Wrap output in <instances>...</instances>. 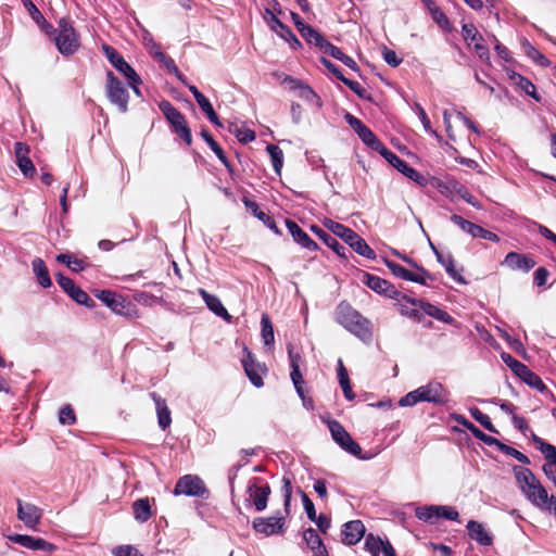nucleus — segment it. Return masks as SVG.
Returning a JSON list of instances; mask_svg holds the SVG:
<instances>
[{
  "instance_id": "17",
  "label": "nucleus",
  "mask_w": 556,
  "mask_h": 556,
  "mask_svg": "<svg viewBox=\"0 0 556 556\" xmlns=\"http://www.w3.org/2000/svg\"><path fill=\"white\" fill-rule=\"evenodd\" d=\"M42 516V510L31 503L17 500V518L28 528L35 529Z\"/></svg>"
},
{
  "instance_id": "62",
  "label": "nucleus",
  "mask_w": 556,
  "mask_h": 556,
  "mask_svg": "<svg viewBox=\"0 0 556 556\" xmlns=\"http://www.w3.org/2000/svg\"><path fill=\"white\" fill-rule=\"evenodd\" d=\"M16 164L24 176L33 177L35 175L36 168L28 156L26 159L17 161Z\"/></svg>"
},
{
  "instance_id": "44",
  "label": "nucleus",
  "mask_w": 556,
  "mask_h": 556,
  "mask_svg": "<svg viewBox=\"0 0 556 556\" xmlns=\"http://www.w3.org/2000/svg\"><path fill=\"white\" fill-rule=\"evenodd\" d=\"M266 151L268 152V154L270 156L273 168H274L275 173L280 175L281 168H282V165H283V152H282V150L278 146L268 144L266 147Z\"/></svg>"
},
{
  "instance_id": "10",
  "label": "nucleus",
  "mask_w": 556,
  "mask_h": 556,
  "mask_svg": "<svg viewBox=\"0 0 556 556\" xmlns=\"http://www.w3.org/2000/svg\"><path fill=\"white\" fill-rule=\"evenodd\" d=\"M258 478H253L247 485V502L255 507L256 511H263L266 509L268 504V497L271 493L268 483L260 484Z\"/></svg>"
},
{
  "instance_id": "54",
  "label": "nucleus",
  "mask_w": 556,
  "mask_h": 556,
  "mask_svg": "<svg viewBox=\"0 0 556 556\" xmlns=\"http://www.w3.org/2000/svg\"><path fill=\"white\" fill-rule=\"evenodd\" d=\"M152 396L155 400L156 406H157L159 425L162 429H165V428L169 427L170 421H172L170 412L166 407H164V408L161 407L160 401L156 399V395L154 393H152Z\"/></svg>"
},
{
  "instance_id": "23",
  "label": "nucleus",
  "mask_w": 556,
  "mask_h": 556,
  "mask_svg": "<svg viewBox=\"0 0 556 556\" xmlns=\"http://www.w3.org/2000/svg\"><path fill=\"white\" fill-rule=\"evenodd\" d=\"M503 264L513 270H522L528 273L536 263L531 256L517 252H509L505 256Z\"/></svg>"
},
{
  "instance_id": "53",
  "label": "nucleus",
  "mask_w": 556,
  "mask_h": 556,
  "mask_svg": "<svg viewBox=\"0 0 556 556\" xmlns=\"http://www.w3.org/2000/svg\"><path fill=\"white\" fill-rule=\"evenodd\" d=\"M386 265L387 267L391 270V273L399 277V278H402L404 280H407L409 281L410 280V277H412V274L413 271L404 268L403 266H401L400 264L397 263H394L392 261H386Z\"/></svg>"
},
{
  "instance_id": "39",
  "label": "nucleus",
  "mask_w": 556,
  "mask_h": 556,
  "mask_svg": "<svg viewBox=\"0 0 556 556\" xmlns=\"http://www.w3.org/2000/svg\"><path fill=\"white\" fill-rule=\"evenodd\" d=\"M201 137L208 144L211 150L215 153L218 160L231 172L230 163L222 149V147L214 140V138L206 130L201 131Z\"/></svg>"
},
{
  "instance_id": "1",
  "label": "nucleus",
  "mask_w": 556,
  "mask_h": 556,
  "mask_svg": "<svg viewBox=\"0 0 556 556\" xmlns=\"http://www.w3.org/2000/svg\"><path fill=\"white\" fill-rule=\"evenodd\" d=\"M336 320L365 344L372 341V324L349 303L341 302L336 308Z\"/></svg>"
},
{
  "instance_id": "36",
  "label": "nucleus",
  "mask_w": 556,
  "mask_h": 556,
  "mask_svg": "<svg viewBox=\"0 0 556 556\" xmlns=\"http://www.w3.org/2000/svg\"><path fill=\"white\" fill-rule=\"evenodd\" d=\"M357 136L359 139L372 150L379 152L380 154L387 149L386 146L376 137V135L365 126Z\"/></svg>"
},
{
  "instance_id": "27",
  "label": "nucleus",
  "mask_w": 556,
  "mask_h": 556,
  "mask_svg": "<svg viewBox=\"0 0 556 556\" xmlns=\"http://www.w3.org/2000/svg\"><path fill=\"white\" fill-rule=\"evenodd\" d=\"M199 293L201 294L203 301L205 302L207 308L213 312L218 317H222L226 321L231 320V315L228 313V311L224 307L222 301L216 296L204 289H200Z\"/></svg>"
},
{
  "instance_id": "55",
  "label": "nucleus",
  "mask_w": 556,
  "mask_h": 556,
  "mask_svg": "<svg viewBox=\"0 0 556 556\" xmlns=\"http://www.w3.org/2000/svg\"><path fill=\"white\" fill-rule=\"evenodd\" d=\"M451 222H453L455 225H457L463 231L467 232L468 235H470L472 237L476 228H477V224H473L469 220H466L465 218H463L462 216L457 215V214H453L451 216Z\"/></svg>"
},
{
  "instance_id": "14",
  "label": "nucleus",
  "mask_w": 556,
  "mask_h": 556,
  "mask_svg": "<svg viewBox=\"0 0 556 556\" xmlns=\"http://www.w3.org/2000/svg\"><path fill=\"white\" fill-rule=\"evenodd\" d=\"M381 155L399 172H401L403 175H405L410 180L424 185L425 178L422 175L419 174L415 168L409 166L407 162L402 160L400 156H397L395 153L390 151L389 149H386Z\"/></svg>"
},
{
  "instance_id": "24",
  "label": "nucleus",
  "mask_w": 556,
  "mask_h": 556,
  "mask_svg": "<svg viewBox=\"0 0 556 556\" xmlns=\"http://www.w3.org/2000/svg\"><path fill=\"white\" fill-rule=\"evenodd\" d=\"M365 534V526L361 520H352L343 526V542L349 545H355Z\"/></svg>"
},
{
  "instance_id": "60",
  "label": "nucleus",
  "mask_w": 556,
  "mask_h": 556,
  "mask_svg": "<svg viewBox=\"0 0 556 556\" xmlns=\"http://www.w3.org/2000/svg\"><path fill=\"white\" fill-rule=\"evenodd\" d=\"M439 519L444 518L447 520L457 521L459 514L453 506L438 505Z\"/></svg>"
},
{
  "instance_id": "64",
  "label": "nucleus",
  "mask_w": 556,
  "mask_h": 556,
  "mask_svg": "<svg viewBox=\"0 0 556 556\" xmlns=\"http://www.w3.org/2000/svg\"><path fill=\"white\" fill-rule=\"evenodd\" d=\"M529 387L543 392L546 389V386L544 384L543 380L538 376L535 372H531L528 375V377L523 380Z\"/></svg>"
},
{
  "instance_id": "49",
  "label": "nucleus",
  "mask_w": 556,
  "mask_h": 556,
  "mask_svg": "<svg viewBox=\"0 0 556 556\" xmlns=\"http://www.w3.org/2000/svg\"><path fill=\"white\" fill-rule=\"evenodd\" d=\"M424 311L427 315H429L440 321H443L446 324H451L453 321V317L450 314H447L445 311L439 308L435 305L426 304V306L424 307Z\"/></svg>"
},
{
  "instance_id": "40",
  "label": "nucleus",
  "mask_w": 556,
  "mask_h": 556,
  "mask_svg": "<svg viewBox=\"0 0 556 556\" xmlns=\"http://www.w3.org/2000/svg\"><path fill=\"white\" fill-rule=\"evenodd\" d=\"M416 517L425 522L435 523L439 520L438 505H426L416 508Z\"/></svg>"
},
{
  "instance_id": "20",
  "label": "nucleus",
  "mask_w": 556,
  "mask_h": 556,
  "mask_svg": "<svg viewBox=\"0 0 556 556\" xmlns=\"http://www.w3.org/2000/svg\"><path fill=\"white\" fill-rule=\"evenodd\" d=\"M245 356L242 358V366L244 368V371L247 376L249 377L251 383L256 387L261 388L264 382L262 379V372L264 371L262 366L256 363L254 356L248 349H244Z\"/></svg>"
},
{
  "instance_id": "12",
  "label": "nucleus",
  "mask_w": 556,
  "mask_h": 556,
  "mask_svg": "<svg viewBox=\"0 0 556 556\" xmlns=\"http://www.w3.org/2000/svg\"><path fill=\"white\" fill-rule=\"evenodd\" d=\"M417 390L421 402L442 405L448 401V391L438 381H430Z\"/></svg>"
},
{
  "instance_id": "8",
  "label": "nucleus",
  "mask_w": 556,
  "mask_h": 556,
  "mask_svg": "<svg viewBox=\"0 0 556 556\" xmlns=\"http://www.w3.org/2000/svg\"><path fill=\"white\" fill-rule=\"evenodd\" d=\"M176 495L207 498L210 491L197 475H185L176 481Z\"/></svg>"
},
{
  "instance_id": "41",
  "label": "nucleus",
  "mask_w": 556,
  "mask_h": 556,
  "mask_svg": "<svg viewBox=\"0 0 556 556\" xmlns=\"http://www.w3.org/2000/svg\"><path fill=\"white\" fill-rule=\"evenodd\" d=\"M510 79L518 85L528 96L532 97L536 101H540V97L536 94L535 86L526 77L520 74L513 73Z\"/></svg>"
},
{
  "instance_id": "7",
  "label": "nucleus",
  "mask_w": 556,
  "mask_h": 556,
  "mask_svg": "<svg viewBox=\"0 0 556 556\" xmlns=\"http://www.w3.org/2000/svg\"><path fill=\"white\" fill-rule=\"evenodd\" d=\"M328 428L331 433L333 441L349 454L364 459L362 456V447L355 442L351 434L344 429V427L338 420H329Z\"/></svg>"
},
{
  "instance_id": "52",
  "label": "nucleus",
  "mask_w": 556,
  "mask_h": 556,
  "mask_svg": "<svg viewBox=\"0 0 556 556\" xmlns=\"http://www.w3.org/2000/svg\"><path fill=\"white\" fill-rule=\"evenodd\" d=\"M75 302L87 307H93L94 301L79 287H76L70 295Z\"/></svg>"
},
{
  "instance_id": "4",
  "label": "nucleus",
  "mask_w": 556,
  "mask_h": 556,
  "mask_svg": "<svg viewBox=\"0 0 556 556\" xmlns=\"http://www.w3.org/2000/svg\"><path fill=\"white\" fill-rule=\"evenodd\" d=\"M50 37H52L62 55H72L79 48V35L76 33L72 21L66 17L59 20L58 28Z\"/></svg>"
},
{
  "instance_id": "31",
  "label": "nucleus",
  "mask_w": 556,
  "mask_h": 556,
  "mask_svg": "<svg viewBox=\"0 0 556 556\" xmlns=\"http://www.w3.org/2000/svg\"><path fill=\"white\" fill-rule=\"evenodd\" d=\"M467 529L469 532V535L472 540L477 541L481 545H491L492 544V536L488 533V531L484 529V527L475 520H470L467 523Z\"/></svg>"
},
{
  "instance_id": "19",
  "label": "nucleus",
  "mask_w": 556,
  "mask_h": 556,
  "mask_svg": "<svg viewBox=\"0 0 556 556\" xmlns=\"http://www.w3.org/2000/svg\"><path fill=\"white\" fill-rule=\"evenodd\" d=\"M97 298L100 299L114 313L121 315L129 314L130 303L126 302L122 295H118L110 290H102L97 293Z\"/></svg>"
},
{
  "instance_id": "45",
  "label": "nucleus",
  "mask_w": 556,
  "mask_h": 556,
  "mask_svg": "<svg viewBox=\"0 0 556 556\" xmlns=\"http://www.w3.org/2000/svg\"><path fill=\"white\" fill-rule=\"evenodd\" d=\"M262 338L266 346H273L275 342L274 328L268 315L264 314L261 319Z\"/></svg>"
},
{
  "instance_id": "18",
  "label": "nucleus",
  "mask_w": 556,
  "mask_h": 556,
  "mask_svg": "<svg viewBox=\"0 0 556 556\" xmlns=\"http://www.w3.org/2000/svg\"><path fill=\"white\" fill-rule=\"evenodd\" d=\"M288 355L290 359V367H291V380L293 382V386L296 390V393L301 399H304V379L300 370V366L302 363V357L300 353L294 352L293 346L291 344L288 345Z\"/></svg>"
},
{
  "instance_id": "63",
  "label": "nucleus",
  "mask_w": 556,
  "mask_h": 556,
  "mask_svg": "<svg viewBox=\"0 0 556 556\" xmlns=\"http://www.w3.org/2000/svg\"><path fill=\"white\" fill-rule=\"evenodd\" d=\"M114 556H143L136 547L132 545H121L113 549Z\"/></svg>"
},
{
  "instance_id": "25",
  "label": "nucleus",
  "mask_w": 556,
  "mask_h": 556,
  "mask_svg": "<svg viewBox=\"0 0 556 556\" xmlns=\"http://www.w3.org/2000/svg\"><path fill=\"white\" fill-rule=\"evenodd\" d=\"M144 46L150 55L160 64L161 67H164L169 73L174 71L172 59L162 52L161 47L153 40V38L144 37Z\"/></svg>"
},
{
  "instance_id": "3",
  "label": "nucleus",
  "mask_w": 556,
  "mask_h": 556,
  "mask_svg": "<svg viewBox=\"0 0 556 556\" xmlns=\"http://www.w3.org/2000/svg\"><path fill=\"white\" fill-rule=\"evenodd\" d=\"M325 226L337 237H340L349 247L359 255L375 260V251L353 229L333 220H326Z\"/></svg>"
},
{
  "instance_id": "50",
  "label": "nucleus",
  "mask_w": 556,
  "mask_h": 556,
  "mask_svg": "<svg viewBox=\"0 0 556 556\" xmlns=\"http://www.w3.org/2000/svg\"><path fill=\"white\" fill-rule=\"evenodd\" d=\"M497 448L508 455V456H511L514 457L515 459H517L519 463L523 464V465H529L530 464V459L527 455H525L523 453L519 452L518 450H516L515 447L513 446H509L503 442L500 443V445L497 446Z\"/></svg>"
},
{
  "instance_id": "5",
  "label": "nucleus",
  "mask_w": 556,
  "mask_h": 556,
  "mask_svg": "<svg viewBox=\"0 0 556 556\" xmlns=\"http://www.w3.org/2000/svg\"><path fill=\"white\" fill-rule=\"evenodd\" d=\"M105 92L110 102L115 105L121 113L127 112L129 100L128 89L111 71L106 73Z\"/></svg>"
},
{
  "instance_id": "13",
  "label": "nucleus",
  "mask_w": 556,
  "mask_h": 556,
  "mask_svg": "<svg viewBox=\"0 0 556 556\" xmlns=\"http://www.w3.org/2000/svg\"><path fill=\"white\" fill-rule=\"evenodd\" d=\"M265 18L270 27L271 30L277 33L279 37L285 39L289 42L290 47L294 50L302 47L300 40L296 38V36L292 33V30L285 25L275 14L271 10L266 9L265 10Z\"/></svg>"
},
{
  "instance_id": "46",
  "label": "nucleus",
  "mask_w": 556,
  "mask_h": 556,
  "mask_svg": "<svg viewBox=\"0 0 556 556\" xmlns=\"http://www.w3.org/2000/svg\"><path fill=\"white\" fill-rule=\"evenodd\" d=\"M533 442L535 443L536 447L541 451V453L544 455L546 459L545 463L556 460V446L545 442L538 435H533Z\"/></svg>"
},
{
  "instance_id": "51",
  "label": "nucleus",
  "mask_w": 556,
  "mask_h": 556,
  "mask_svg": "<svg viewBox=\"0 0 556 556\" xmlns=\"http://www.w3.org/2000/svg\"><path fill=\"white\" fill-rule=\"evenodd\" d=\"M298 96L308 103L315 104L317 108L321 106V100L316 92L307 85H304L299 91Z\"/></svg>"
},
{
  "instance_id": "34",
  "label": "nucleus",
  "mask_w": 556,
  "mask_h": 556,
  "mask_svg": "<svg viewBox=\"0 0 556 556\" xmlns=\"http://www.w3.org/2000/svg\"><path fill=\"white\" fill-rule=\"evenodd\" d=\"M33 271L37 277L38 283L42 288H49L52 285L51 278L49 276L48 268L45 262L40 257H36L31 262Z\"/></svg>"
},
{
  "instance_id": "6",
  "label": "nucleus",
  "mask_w": 556,
  "mask_h": 556,
  "mask_svg": "<svg viewBox=\"0 0 556 556\" xmlns=\"http://www.w3.org/2000/svg\"><path fill=\"white\" fill-rule=\"evenodd\" d=\"M102 50L111 64L128 79V85L139 94L138 85L141 84V79L135 70L113 47L103 45Z\"/></svg>"
},
{
  "instance_id": "33",
  "label": "nucleus",
  "mask_w": 556,
  "mask_h": 556,
  "mask_svg": "<svg viewBox=\"0 0 556 556\" xmlns=\"http://www.w3.org/2000/svg\"><path fill=\"white\" fill-rule=\"evenodd\" d=\"M300 34L307 43L316 46L323 52L326 49V45H329V41L309 25H302Z\"/></svg>"
},
{
  "instance_id": "15",
  "label": "nucleus",
  "mask_w": 556,
  "mask_h": 556,
  "mask_svg": "<svg viewBox=\"0 0 556 556\" xmlns=\"http://www.w3.org/2000/svg\"><path fill=\"white\" fill-rule=\"evenodd\" d=\"M362 281L372 291L379 294H383L390 299H397V296L400 295V292L395 289L393 285L378 276L365 273L363 275Z\"/></svg>"
},
{
  "instance_id": "58",
  "label": "nucleus",
  "mask_w": 556,
  "mask_h": 556,
  "mask_svg": "<svg viewBox=\"0 0 556 556\" xmlns=\"http://www.w3.org/2000/svg\"><path fill=\"white\" fill-rule=\"evenodd\" d=\"M59 421L62 425H74L76 422L75 413L70 405H65L60 409Z\"/></svg>"
},
{
  "instance_id": "30",
  "label": "nucleus",
  "mask_w": 556,
  "mask_h": 556,
  "mask_svg": "<svg viewBox=\"0 0 556 556\" xmlns=\"http://www.w3.org/2000/svg\"><path fill=\"white\" fill-rule=\"evenodd\" d=\"M437 261L445 268L446 273L455 281L465 285L466 280L460 273L455 268V261L451 253L443 254L440 251H435Z\"/></svg>"
},
{
  "instance_id": "47",
  "label": "nucleus",
  "mask_w": 556,
  "mask_h": 556,
  "mask_svg": "<svg viewBox=\"0 0 556 556\" xmlns=\"http://www.w3.org/2000/svg\"><path fill=\"white\" fill-rule=\"evenodd\" d=\"M471 417L479 422L484 429L492 433H498V430L492 424L490 417L482 413L479 408L472 407L469 409Z\"/></svg>"
},
{
  "instance_id": "9",
  "label": "nucleus",
  "mask_w": 556,
  "mask_h": 556,
  "mask_svg": "<svg viewBox=\"0 0 556 556\" xmlns=\"http://www.w3.org/2000/svg\"><path fill=\"white\" fill-rule=\"evenodd\" d=\"M252 528L264 536L282 535L287 530L286 517L279 514L270 517H256L252 521Z\"/></svg>"
},
{
  "instance_id": "22",
  "label": "nucleus",
  "mask_w": 556,
  "mask_h": 556,
  "mask_svg": "<svg viewBox=\"0 0 556 556\" xmlns=\"http://www.w3.org/2000/svg\"><path fill=\"white\" fill-rule=\"evenodd\" d=\"M285 223L298 244L308 251H316L318 249L317 243L294 220L286 219Z\"/></svg>"
},
{
  "instance_id": "37",
  "label": "nucleus",
  "mask_w": 556,
  "mask_h": 556,
  "mask_svg": "<svg viewBox=\"0 0 556 556\" xmlns=\"http://www.w3.org/2000/svg\"><path fill=\"white\" fill-rule=\"evenodd\" d=\"M195 101L203 113L206 115L207 119L215 126L222 127V123L208 99L204 94L198 93Z\"/></svg>"
},
{
  "instance_id": "2",
  "label": "nucleus",
  "mask_w": 556,
  "mask_h": 556,
  "mask_svg": "<svg viewBox=\"0 0 556 556\" xmlns=\"http://www.w3.org/2000/svg\"><path fill=\"white\" fill-rule=\"evenodd\" d=\"M513 470L516 481L527 500L538 508L546 506L548 493L534 473L529 468L520 466H515Z\"/></svg>"
},
{
  "instance_id": "57",
  "label": "nucleus",
  "mask_w": 556,
  "mask_h": 556,
  "mask_svg": "<svg viewBox=\"0 0 556 556\" xmlns=\"http://www.w3.org/2000/svg\"><path fill=\"white\" fill-rule=\"evenodd\" d=\"M243 203L245 208L251 212L257 219L260 220H269V216L260 210L258 204L255 201L249 200L248 198L243 199Z\"/></svg>"
},
{
  "instance_id": "42",
  "label": "nucleus",
  "mask_w": 556,
  "mask_h": 556,
  "mask_svg": "<svg viewBox=\"0 0 556 556\" xmlns=\"http://www.w3.org/2000/svg\"><path fill=\"white\" fill-rule=\"evenodd\" d=\"M176 135H178L187 146L192 143L191 130L187 126L185 116L176 111Z\"/></svg>"
},
{
  "instance_id": "29",
  "label": "nucleus",
  "mask_w": 556,
  "mask_h": 556,
  "mask_svg": "<svg viewBox=\"0 0 556 556\" xmlns=\"http://www.w3.org/2000/svg\"><path fill=\"white\" fill-rule=\"evenodd\" d=\"M25 8L27 9L31 18L36 22V24L40 27V29L48 36H51L55 33V28L50 24L38 8L30 0H23Z\"/></svg>"
},
{
  "instance_id": "59",
  "label": "nucleus",
  "mask_w": 556,
  "mask_h": 556,
  "mask_svg": "<svg viewBox=\"0 0 556 556\" xmlns=\"http://www.w3.org/2000/svg\"><path fill=\"white\" fill-rule=\"evenodd\" d=\"M417 115L424 126L425 131L440 140V135L434 129H432L430 119L428 118L425 110L420 105H417Z\"/></svg>"
},
{
  "instance_id": "48",
  "label": "nucleus",
  "mask_w": 556,
  "mask_h": 556,
  "mask_svg": "<svg viewBox=\"0 0 556 556\" xmlns=\"http://www.w3.org/2000/svg\"><path fill=\"white\" fill-rule=\"evenodd\" d=\"M525 52L528 58H530L535 63L541 66H548L551 64L549 60L545 58L536 48L530 45L528 41L523 43Z\"/></svg>"
},
{
  "instance_id": "26",
  "label": "nucleus",
  "mask_w": 556,
  "mask_h": 556,
  "mask_svg": "<svg viewBox=\"0 0 556 556\" xmlns=\"http://www.w3.org/2000/svg\"><path fill=\"white\" fill-rule=\"evenodd\" d=\"M312 230L318 236L324 243L329 247L338 256L342 258H346L348 254H350V250L340 243L336 237L329 235L324 229L318 226H312Z\"/></svg>"
},
{
  "instance_id": "61",
  "label": "nucleus",
  "mask_w": 556,
  "mask_h": 556,
  "mask_svg": "<svg viewBox=\"0 0 556 556\" xmlns=\"http://www.w3.org/2000/svg\"><path fill=\"white\" fill-rule=\"evenodd\" d=\"M55 278H56V282L59 283V286L64 290V292H66L68 295H71V293L74 291V289L77 287L75 285V282L62 275L61 273L56 274L55 275Z\"/></svg>"
},
{
  "instance_id": "11",
  "label": "nucleus",
  "mask_w": 556,
  "mask_h": 556,
  "mask_svg": "<svg viewBox=\"0 0 556 556\" xmlns=\"http://www.w3.org/2000/svg\"><path fill=\"white\" fill-rule=\"evenodd\" d=\"M462 34L465 41L469 46H473V50L483 62H490V52L488 47L483 43V37L479 34L473 24H463Z\"/></svg>"
},
{
  "instance_id": "56",
  "label": "nucleus",
  "mask_w": 556,
  "mask_h": 556,
  "mask_svg": "<svg viewBox=\"0 0 556 556\" xmlns=\"http://www.w3.org/2000/svg\"><path fill=\"white\" fill-rule=\"evenodd\" d=\"M416 273L412 274L410 280L412 282H416L422 286H428V280H433L432 275L427 271L424 267L418 266L416 268Z\"/></svg>"
},
{
  "instance_id": "43",
  "label": "nucleus",
  "mask_w": 556,
  "mask_h": 556,
  "mask_svg": "<svg viewBox=\"0 0 556 556\" xmlns=\"http://www.w3.org/2000/svg\"><path fill=\"white\" fill-rule=\"evenodd\" d=\"M464 426L472 433V435L489 446H498L501 441L494 437L485 434L482 430L471 422H464Z\"/></svg>"
},
{
  "instance_id": "35",
  "label": "nucleus",
  "mask_w": 556,
  "mask_h": 556,
  "mask_svg": "<svg viewBox=\"0 0 556 556\" xmlns=\"http://www.w3.org/2000/svg\"><path fill=\"white\" fill-rule=\"evenodd\" d=\"M324 53L329 54L330 56L341 61L344 65H346L354 72H358L359 70L358 65L351 56L346 55L340 48L336 47L331 42H329V45H326Z\"/></svg>"
},
{
  "instance_id": "16",
  "label": "nucleus",
  "mask_w": 556,
  "mask_h": 556,
  "mask_svg": "<svg viewBox=\"0 0 556 556\" xmlns=\"http://www.w3.org/2000/svg\"><path fill=\"white\" fill-rule=\"evenodd\" d=\"M8 539L10 542L31 551L52 552L55 549V546L52 543L41 538H35L26 534H10Z\"/></svg>"
},
{
  "instance_id": "38",
  "label": "nucleus",
  "mask_w": 556,
  "mask_h": 556,
  "mask_svg": "<svg viewBox=\"0 0 556 556\" xmlns=\"http://www.w3.org/2000/svg\"><path fill=\"white\" fill-rule=\"evenodd\" d=\"M135 519L139 522H146L151 517V506L148 498H139L132 504Z\"/></svg>"
},
{
  "instance_id": "32",
  "label": "nucleus",
  "mask_w": 556,
  "mask_h": 556,
  "mask_svg": "<svg viewBox=\"0 0 556 556\" xmlns=\"http://www.w3.org/2000/svg\"><path fill=\"white\" fill-rule=\"evenodd\" d=\"M451 193H455L459 195L464 201H466L468 204L472 205L476 208H480L481 205L478 202V200L471 194V192L468 190L466 186L458 182L457 180H451L448 181V185L446 187Z\"/></svg>"
},
{
  "instance_id": "21",
  "label": "nucleus",
  "mask_w": 556,
  "mask_h": 556,
  "mask_svg": "<svg viewBox=\"0 0 556 556\" xmlns=\"http://www.w3.org/2000/svg\"><path fill=\"white\" fill-rule=\"evenodd\" d=\"M365 549L371 554V556H396L395 551L391 543L387 540L383 541L379 536L368 534L365 540Z\"/></svg>"
},
{
  "instance_id": "28",
  "label": "nucleus",
  "mask_w": 556,
  "mask_h": 556,
  "mask_svg": "<svg viewBox=\"0 0 556 556\" xmlns=\"http://www.w3.org/2000/svg\"><path fill=\"white\" fill-rule=\"evenodd\" d=\"M303 540L309 549L314 553V556H329L326 546L324 545L315 529L308 528L304 530Z\"/></svg>"
}]
</instances>
